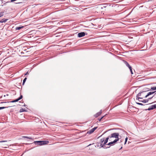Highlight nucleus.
Instances as JSON below:
<instances>
[{
	"label": "nucleus",
	"mask_w": 156,
	"mask_h": 156,
	"mask_svg": "<svg viewBox=\"0 0 156 156\" xmlns=\"http://www.w3.org/2000/svg\"><path fill=\"white\" fill-rule=\"evenodd\" d=\"M119 134L118 133H112L111 136H108L109 138V141H112L114 140L118 141L119 140Z\"/></svg>",
	"instance_id": "obj_1"
},
{
	"label": "nucleus",
	"mask_w": 156,
	"mask_h": 156,
	"mask_svg": "<svg viewBox=\"0 0 156 156\" xmlns=\"http://www.w3.org/2000/svg\"><path fill=\"white\" fill-rule=\"evenodd\" d=\"M136 97H139V98L140 99L147 98L146 91H144L139 93L137 95Z\"/></svg>",
	"instance_id": "obj_2"
},
{
	"label": "nucleus",
	"mask_w": 156,
	"mask_h": 156,
	"mask_svg": "<svg viewBox=\"0 0 156 156\" xmlns=\"http://www.w3.org/2000/svg\"><path fill=\"white\" fill-rule=\"evenodd\" d=\"M48 141H35L34 143L39 145H42L47 144H48Z\"/></svg>",
	"instance_id": "obj_3"
},
{
	"label": "nucleus",
	"mask_w": 156,
	"mask_h": 156,
	"mask_svg": "<svg viewBox=\"0 0 156 156\" xmlns=\"http://www.w3.org/2000/svg\"><path fill=\"white\" fill-rule=\"evenodd\" d=\"M136 99L138 100L139 101L142 102L144 103L148 102V100L147 99H140L139 97H136Z\"/></svg>",
	"instance_id": "obj_4"
},
{
	"label": "nucleus",
	"mask_w": 156,
	"mask_h": 156,
	"mask_svg": "<svg viewBox=\"0 0 156 156\" xmlns=\"http://www.w3.org/2000/svg\"><path fill=\"white\" fill-rule=\"evenodd\" d=\"M105 141V139L102 138L101 139L99 143V144H100V146L101 147H103V146L105 144H104V143Z\"/></svg>",
	"instance_id": "obj_5"
},
{
	"label": "nucleus",
	"mask_w": 156,
	"mask_h": 156,
	"mask_svg": "<svg viewBox=\"0 0 156 156\" xmlns=\"http://www.w3.org/2000/svg\"><path fill=\"white\" fill-rule=\"evenodd\" d=\"M108 144V145L110 146H112L115 144V143L117 141V140H114Z\"/></svg>",
	"instance_id": "obj_6"
},
{
	"label": "nucleus",
	"mask_w": 156,
	"mask_h": 156,
	"mask_svg": "<svg viewBox=\"0 0 156 156\" xmlns=\"http://www.w3.org/2000/svg\"><path fill=\"white\" fill-rule=\"evenodd\" d=\"M97 127H94V128L90 130L89 131L87 132V133L89 134L92 133L94 132V131L97 129Z\"/></svg>",
	"instance_id": "obj_7"
},
{
	"label": "nucleus",
	"mask_w": 156,
	"mask_h": 156,
	"mask_svg": "<svg viewBox=\"0 0 156 156\" xmlns=\"http://www.w3.org/2000/svg\"><path fill=\"white\" fill-rule=\"evenodd\" d=\"M156 108V105H154L150 106L147 109L148 110H151Z\"/></svg>",
	"instance_id": "obj_8"
},
{
	"label": "nucleus",
	"mask_w": 156,
	"mask_h": 156,
	"mask_svg": "<svg viewBox=\"0 0 156 156\" xmlns=\"http://www.w3.org/2000/svg\"><path fill=\"white\" fill-rule=\"evenodd\" d=\"M85 35V33L83 32L80 33L78 34V36L80 37H82L84 36Z\"/></svg>",
	"instance_id": "obj_9"
},
{
	"label": "nucleus",
	"mask_w": 156,
	"mask_h": 156,
	"mask_svg": "<svg viewBox=\"0 0 156 156\" xmlns=\"http://www.w3.org/2000/svg\"><path fill=\"white\" fill-rule=\"evenodd\" d=\"M102 113V110H101L99 112L97 113L94 115V117L96 118L98 117V116L100 115Z\"/></svg>",
	"instance_id": "obj_10"
},
{
	"label": "nucleus",
	"mask_w": 156,
	"mask_h": 156,
	"mask_svg": "<svg viewBox=\"0 0 156 156\" xmlns=\"http://www.w3.org/2000/svg\"><path fill=\"white\" fill-rule=\"evenodd\" d=\"M156 91H153V92H150L148 93H147V92L146 91V95L147 97L149 96L150 95L154 93H155Z\"/></svg>",
	"instance_id": "obj_11"
},
{
	"label": "nucleus",
	"mask_w": 156,
	"mask_h": 156,
	"mask_svg": "<svg viewBox=\"0 0 156 156\" xmlns=\"http://www.w3.org/2000/svg\"><path fill=\"white\" fill-rule=\"evenodd\" d=\"M22 98H23V96L21 95L20 96V97L19 98H18V99H17L15 100H13V101H11V102H15L18 101H19V100H20L21 99H22Z\"/></svg>",
	"instance_id": "obj_12"
},
{
	"label": "nucleus",
	"mask_w": 156,
	"mask_h": 156,
	"mask_svg": "<svg viewBox=\"0 0 156 156\" xmlns=\"http://www.w3.org/2000/svg\"><path fill=\"white\" fill-rule=\"evenodd\" d=\"M108 140H109V138L108 136L106 139L105 140L104 144H105L108 142Z\"/></svg>",
	"instance_id": "obj_13"
},
{
	"label": "nucleus",
	"mask_w": 156,
	"mask_h": 156,
	"mask_svg": "<svg viewBox=\"0 0 156 156\" xmlns=\"http://www.w3.org/2000/svg\"><path fill=\"white\" fill-rule=\"evenodd\" d=\"M7 19H2L0 21V23H5L7 21Z\"/></svg>",
	"instance_id": "obj_14"
},
{
	"label": "nucleus",
	"mask_w": 156,
	"mask_h": 156,
	"mask_svg": "<svg viewBox=\"0 0 156 156\" xmlns=\"http://www.w3.org/2000/svg\"><path fill=\"white\" fill-rule=\"evenodd\" d=\"M23 27H24L23 26L17 27H16V30H19Z\"/></svg>",
	"instance_id": "obj_15"
},
{
	"label": "nucleus",
	"mask_w": 156,
	"mask_h": 156,
	"mask_svg": "<svg viewBox=\"0 0 156 156\" xmlns=\"http://www.w3.org/2000/svg\"><path fill=\"white\" fill-rule=\"evenodd\" d=\"M151 89L152 90H156V87H151Z\"/></svg>",
	"instance_id": "obj_16"
},
{
	"label": "nucleus",
	"mask_w": 156,
	"mask_h": 156,
	"mask_svg": "<svg viewBox=\"0 0 156 156\" xmlns=\"http://www.w3.org/2000/svg\"><path fill=\"white\" fill-rule=\"evenodd\" d=\"M27 78H25L23 80V84H22L23 85L24 84V83H25L26 80H27Z\"/></svg>",
	"instance_id": "obj_17"
},
{
	"label": "nucleus",
	"mask_w": 156,
	"mask_h": 156,
	"mask_svg": "<svg viewBox=\"0 0 156 156\" xmlns=\"http://www.w3.org/2000/svg\"><path fill=\"white\" fill-rule=\"evenodd\" d=\"M125 63L126 64V66L128 67H129L130 66L129 65V63L126 62H125Z\"/></svg>",
	"instance_id": "obj_18"
},
{
	"label": "nucleus",
	"mask_w": 156,
	"mask_h": 156,
	"mask_svg": "<svg viewBox=\"0 0 156 156\" xmlns=\"http://www.w3.org/2000/svg\"><path fill=\"white\" fill-rule=\"evenodd\" d=\"M23 137L26 138H27V139H32V138L31 137H28L27 136H23Z\"/></svg>",
	"instance_id": "obj_19"
},
{
	"label": "nucleus",
	"mask_w": 156,
	"mask_h": 156,
	"mask_svg": "<svg viewBox=\"0 0 156 156\" xmlns=\"http://www.w3.org/2000/svg\"><path fill=\"white\" fill-rule=\"evenodd\" d=\"M104 117V116H103L101 119H99V118L98 119V120L99 121V122L101 121V119H102Z\"/></svg>",
	"instance_id": "obj_20"
},
{
	"label": "nucleus",
	"mask_w": 156,
	"mask_h": 156,
	"mask_svg": "<svg viewBox=\"0 0 156 156\" xmlns=\"http://www.w3.org/2000/svg\"><path fill=\"white\" fill-rule=\"evenodd\" d=\"M127 139H128V138L127 137H126L125 139V144H126V143L127 140Z\"/></svg>",
	"instance_id": "obj_21"
},
{
	"label": "nucleus",
	"mask_w": 156,
	"mask_h": 156,
	"mask_svg": "<svg viewBox=\"0 0 156 156\" xmlns=\"http://www.w3.org/2000/svg\"><path fill=\"white\" fill-rule=\"evenodd\" d=\"M3 16V14L2 13L0 12V17H2Z\"/></svg>",
	"instance_id": "obj_22"
},
{
	"label": "nucleus",
	"mask_w": 156,
	"mask_h": 156,
	"mask_svg": "<svg viewBox=\"0 0 156 156\" xmlns=\"http://www.w3.org/2000/svg\"><path fill=\"white\" fill-rule=\"evenodd\" d=\"M7 141H6V140L1 141H0V143L4 142H7Z\"/></svg>",
	"instance_id": "obj_23"
},
{
	"label": "nucleus",
	"mask_w": 156,
	"mask_h": 156,
	"mask_svg": "<svg viewBox=\"0 0 156 156\" xmlns=\"http://www.w3.org/2000/svg\"><path fill=\"white\" fill-rule=\"evenodd\" d=\"M5 107H0V110L4 109L5 108Z\"/></svg>",
	"instance_id": "obj_24"
},
{
	"label": "nucleus",
	"mask_w": 156,
	"mask_h": 156,
	"mask_svg": "<svg viewBox=\"0 0 156 156\" xmlns=\"http://www.w3.org/2000/svg\"><path fill=\"white\" fill-rule=\"evenodd\" d=\"M128 68L130 70H132V68L130 66Z\"/></svg>",
	"instance_id": "obj_25"
},
{
	"label": "nucleus",
	"mask_w": 156,
	"mask_h": 156,
	"mask_svg": "<svg viewBox=\"0 0 156 156\" xmlns=\"http://www.w3.org/2000/svg\"><path fill=\"white\" fill-rule=\"evenodd\" d=\"M28 74V72H27L25 74V76H26V75H27Z\"/></svg>",
	"instance_id": "obj_26"
},
{
	"label": "nucleus",
	"mask_w": 156,
	"mask_h": 156,
	"mask_svg": "<svg viewBox=\"0 0 156 156\" xmlns=\"http://www.w3.org/2000/svg\"><path fill=\"white\" fill-rule=\"evenodd\" d=\"M139 105H143L141 103H140V104H139Z\"/></svg>",
	"instance_id": "obj_27"
},
{
	"label": "nucleus",
	"mask_w": 156,
	"mask_h": 156,
	"mask_svg": "<svg viewBox=\"0 0 156 156\" xmlns=\"http://www.w3.org/2000/svg\"><path fill=\"white\" fill-rule=\"evenodd\" d=\"M130 71H131V73L132 74H133V72H132V70H130Z\"/></svg>",
	"instance_id": "obj_28"
},
{
	"label": "nucleus",
	"mask_w": 156,
	"mask_h": 156,
	"mask_svg": "<svg viewBox=\"0 0 156 156\" xmlns=\"http://www.w3.org/2000/svg\"><path fill=\"white\" fill-rule=\"evenodd\" d=\"M140 103H136V104H138V105H139Z\"/></svg>",
	"instance_id": "obj_29"
},
{
	"label": "nucleus",
	"mask_w": 156,
	"mask_h": 156,
	"mask_svg": "<svg viewBox=\"0 0 156 156\" xmlns=\"http://www.w3.org/2000/svg\"><path fill=\"white\" fill-rule=\"evenodd\" d=\"M152 98V97H151V98H149V99H151V98Z\"/></svg>",
	"instance_id": "obj_30"
},
{
	"label": "nucleus",
	"mask_w": 156,
	"mask_h": 156,
	"mask_svg": "<svg viewBox=\"0 0 156 156\" xmlns=\"http://www.w3.org/2000/svg\"><path fill=\"white\" fill-rule=\"evenodd\" d=\"M122 147H121V148H120V149H122Z\"/></svg>",
	"instance_id": "obj_31"
}]
</instances>
